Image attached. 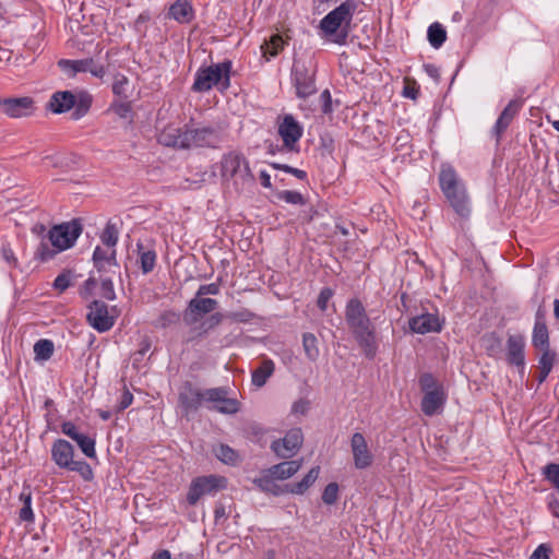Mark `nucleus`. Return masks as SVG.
Instances as JSON below:
<instances>
[{"label": "nucleus", "instance_id": "nucleus-1", "mask_svg": "<svg viewBox=\"0 0 559 559\" xmlns=\"http://www.w3.org/2000/svg\"><path fill=\"white\" fill-rule=\"evenodd\" d=\"M218 301L210 297H199L197 294L189 300L182 312V320L190 326L186 343H192L203 338L214 328L218 326L224 319L221 312H214Z\"/></svg>", "mask_w": 559, "mask_h": 559}, {"label": "nucleus", "instance_id": "nucleus-2", "mask_svg": "<svg viewBox=\"0 0 559 559\" xmlns=\"http://www.w3.org/2000/svg\"><path fill=\"white\" fill-rule=\"evenodd\" d=\"M81 221L75 218L51 227L36 249L35 257L40 261H48L61 251L74 246L82 234Z\"/></svg>", "mask_w": 559, "mask_h": 559}, {"label": "nucleus", "instance_id": "nucleus-3", "mask_svg": "<svg viewBox=\"0 0 559 559\" xmlns=\"http://www.w3.org/2000/svg\"><path fill=\"white\" fill-rule=\"evenodd\" d=\"M345 320L358 345L364 349L365 355L372 358L377 350L376 329L359 299L353 298L347 302Z\"/></svg>", "mask_w": 559, "mask_h": 559}, {"label": "nucleus", "instance_id": "nucleus-4", "mask_svg": "<svg viewBox=\"0 0 559 559\" xmlns=\"http://www.w3.org/2000/svg\"><path fill=\"white\" fill-rule=\"evenodd\" d=\"M356 3L347 0L329 12L320 22L323 36L332 43L344 45L348 37V25L353 19Z\"/></svg>", "mask_w": 559, "mask_h": 559}, {"label": "nucleus", "instance_id": "nucleus-5", "mask_svg": "<svg viewBox=\"0 0 559 559\" xmlns=\"http://www.w3.org/2000/svg\"><path fill=\"white\" fill-rule=\"evenodd\" d=\"M92 102V95L84 91H80L79 93L58 91L51 95L47 104V109L53 114H63L73 109L71 118L79 120L88 112Z\"/></svg>", "mask_w": 559, "mask_h": 559}, {"label": "nucleus", "instance_id": "nucleus-6", "mask_svg": "<svg viewBox=\"0 0 559 559\" xmlns=\"http://www.w3.org/2000/svg\"><path fill=\"white\" fill-rule=\"evenodd\" d=\"M230 60L200 68L195 73L192 90L199 93L207 92L213 86H217L221 91L227 90L230 85Z\"/></svg>", "mask_w": 559, "mask_h": 559}, {"label": "nucleus", "instance_id": "nucleus-7", "mask_svg": "<svg viewBox=\"0 0 559 559\" xmlns=\"http://www.w3.org/2000/svg\"><path fill=\"white\" fill-rule=\"evenodd\" d=\"M418 383L424 392L420 403L421 412L426 416L441 413L448 396L443 385L431 372L421 373Z\"/></svg>", "mask_w": 559, "mask_h": 559}, {"label": "nucleus", "instance_id": "nucleus-8", "mask_svg": "<svg viewBox=\"0 0 559 559\" xmlns=\"http://www.w3.org/2000/svg\"><path fill=\"white\" fill-rule=\"evenodd\" d=\"M72 444L64 439H57L51 445V460L55 464L64 469L78 472L83 479L93 478V469L85 461H75Z\"/></svg>", "mask_w": 559, "mask_h": 559}, {"label": "nucleus", "instance_id": "nucleus-9", "mask_svg": "<svg viewBox=\"0 0 559 559\" xmlns=\"http://www.w3.org/2000/svg\"><path fill=\"white\" fill-rule=\"evenodd\" d=\"M222 177L233 179L235 185H252L254 176L249 167V162L240 152H229L222 159Z\"/></svg>", "mask_w": 559, "mask_h": 559}, {"label": "nucleus", "instance_id": "nucleus-10", "mask_svg": "<svg viewBox=\"0 0 559 559\" xmlns=\"http://www.w3.org/2000/svg\"><path fill=\"white\" fill-rule=\"evenodd\" d=\"M292 83L298 98L306 99L317 93L316 70L311 62L294 59L292 68Z\"/></svg>", "mask_w": 559, "mask_h": 559}, {"label": "nucleus", "instance_id": "nucleus-11", "mask_svg": "<svg viewBox=\"0 0 559 559\" xmlns=\"http://www.w3.org/2000/svg\"><path fill=\"white\" fill-rule=\"evenodd\" d=\"M227 487V479L219 475L199 476L192 479L187 493V502L195 506L204 496H215Z\"/></svg>", "mask_w": 559, "mask_h": 559}, {"label": "nucleus", "instance_id": "nucleus-12", "mask_svg": "<svg viewBox=\"0 0 559 559\" xmlns=\"http://www.w3.org/2000/svg\"><path fill=\"white\" fill-rule=\"evenodd\" d=\"M189 148L212 147L216 148L224 141V134L221 127L206 126L197 129H187Z\"/></svg>", "mask_w": 559, "mask_h": 559}, {"label": "nucleus", "instance_id": "nucleus-13", "mask_svg": "<svg viewBox=\"0 0 559 559\" xmlns=\"http://www.w3.org/2000/svg\"><path fill=\"white\" fill-rule=\"evenodd\" d=\"M304 443V433L300 428H292L286 435L271 443V450L280 459H292Z\"/></svg>", "mask_w": 559, "mask_h": 559}, {"label": "nucleus", "instance_id": "nucleus-14", "mask_svg": "<svg viewBox=\"0 0 559 559\" xmlns=\"http://www.w3.org/2000/svg\"><path fill=\"white\" fill-rule=\"evenodd\" d=\"M205 403L212 404L211 408L225 415H233L240 411V403L236 399L228 397V389L225 386L205 390Z\"/></svg>", "mask_w": 559, "mask_h": 559}, {"label": "nucleus", "instance_id": "nucleus-15", "mask_svg": "<svg viewBox=\"0 0 559 559\" xmlns=\"http://www.w3.org/2000/svg\"><path fill=\"white\" fill-rule=\"evenodd\" d=\"M205 390L197 389L191 382H185L178 392V406L183 416L195 413L203 402H205Z\"/></svg>", "mask_w": 559, "mask_h": 559}, {"label": "nucleus", "instance_id": "nucleus-16", "mask_svg": "<svg viewBox=\"0 0 559 559\" xmlns=\"http://www.w3.org/2000/svg\"><path fill=\"white\" fill-rule=\"evenodd\" d=\"M58 67L74 76L79 72H88L94 78L103 79L106 74L105 66L99 63L94 58H85L80 60L60 59Z\"/></svg>", "mask_w": 559, "mask_h": 559}, {"label": "nucleus", "instance_id": "nucleus-17", "mask_svg": "<svg viewBox=\"0 0 559 559\" xmlns=\"http://www.w3.org/2000/svg\"><path fill=\"white\" fill-rule=\"evenodd\" d=\"M86 316L88 323L98 332L109 331L115 324V316L109 313L108 306L100 300H93Z\"/></svg>", "mask_w": 559, "mask_h": 559}, {"label": "nucleus", "instance_id": "nucleus-18", "mask_svg": "<svg viewBox=\"0 0 559 559\" xmlns=\"http://www.w3.org/2000/svg\"><path fill=\"white\" fill-rule=\"evenodd\" d=\"M277 132L283 140V144L288 151H297L296 145L302 136V127L293 117V115H285L278 123Z\"/></svg>", "mask_w": 559, "mask_h": 559}, {"label": "nucleus", "instance_id": "nucleus-19", "mask_svg": "<svg viewBox=\"0 0 559 559\" xmlns=\"http://www.w3.org/2000/svg\"><path fill=\"white\" fill-rule=\"evenodd\" d=\"M350 449L353 453L354 465L358 469L369 467L373 462V455L369 450L368 443L360 432H355L350 439Z\"/></svg>", "mask_w": 559, "mask_h": 559}, {"label": "nucleus", "instance_id": "nucleus-20", "mask_svg": "<svg viewBox=\"0 0 559 559\" xmlns=\"http://www.w3.org/2000/svg\"><path fill=\"white\" fill-rule=\"evenodd\" d=\"M532 345L534 348H547L550 346L549 330L546 320V310L539 306L535 312L532 332Z\"/></svg>", "mask_w": 559, "mask_h": 559}, {"label": "nucleus", "instance_id": "nucleus-21", "mask_svg": "<svg viewBox=\"0 0 559 559\" xmlns=\"http://www.w3.org/2000/svg\"><path fill=\"white\" fill-rule=\"evenodd\" d=\"M35 111V102L32 97H9L5 100L3 114L10 118H23L32 116Z\"/></svg>", "mask_w": 559, "mask_h": 559}, {"label": "nucleus", "instance_id": "nucleus-22", "mask_svg": "<svg viewBox=\"0 0 559 559\" xmlns=\"http://www.w3.org/2000/svg\"><path fill=\"white\" fill-rule=\"evenodd\" d=\"M443 194L450 206L459 216L467 218L471 215V200L465 186L460 188L457 187L456 189L444 192Z\"/></svg>", "mask_w": 559, "mask_h": 559}, {"label": "nucleus", "instance_id": "nucleus-23", "mask_svg": "<svg viewBox=\"0 0 559 559\" xmlns=\"http://www.w3.org/2000/svg\"><path fill=\"white\" fill-rule=\"evenodd\" d=\"M412 332L417 334H427L431 332H440L443 328V322L440 321L438 314L423 313L416 316L408 321Z\"/></svg>", "mask_w": 559, "mask_h": 559}, {"label": "nucleus", "instance_id": "nucleus-24", "mask_svg": "<svg viewBox=\"0 0 559 559\" xmlns=\"http://www.w3.org/2000/svg\"><path fill=\"white\" fill-rule=\"evenodd\" d=\"M158 143L174 148H189L187 129L168 126L159 133Z\"/></svg>", "mask_w": 559, "mask_h": 559}, {"label": "nucleus", "instance_id": "nucleus-25", "mask_svg": "<svg viewBox=\"0 0 559 559\" xmlns=\"http://www.w3.org/2000/svg\"><path fill=\"white\" fill-rule=\"evenodd\" d=\"M525 341L521 334L510 335L507 341V360L510 365H514L521 370L525 367L524 357Z\"/></svg>", "mask_w": 559, "mask_h": 559}, {"label": "nucleus", "instance_id": "nucleus-26", "mask_svg": "<svg viewBox=\"0 0 559 559\" xmlns=\"http://www.w3.org/2000/svg\"><path fill=\"white\" fill-rule=\"evenodd\" d=\"M522 105V100L512 99L502 110L492 130L493 134L496 135L497 142L500 141L502 133L508 129L514 117L520 111Z\"/></svg>", "mask_w": 559, "mask_h": 559}, {"label": "nucleus", "instance_id": "nucleus-27", "mask_svg": "<svg viewBox=\"0 0 559 559\" xmlns=\"http://www.w3.org/2000/svg\"><path fill=\"white\" fill-rule=\"evenodd\" d=\"M167 15L180 24H188L194 19V9L190 0H177L169 7Z\"/></svg>", "mask_w": 559, "mask_h": 559}, {"label": "nucleus", "instance_id": "nucleus-28", "mask_svg": "<svg viewBox=\"0 0 559 559\" xmlns=\"http://www.w3.org/2000/svg\"><path fill=\"white\" fill-rule=\"evenodd\" d=\"M439 186L442 193L452 191L457 187H463L465 183L460 178L455 169L450 164H442L439 173Z\"/></svg>", "mask_w": 559, "mask_h": 559}, {"label": "nucleus", "instance_id": "nucleus-29", "mask_svg": "<svg viewBox=\"0 0 559 559\" xmlns=\"http://www.w3.org/2000/svg\"><path fill=\"white\" fill-rule=\"evenodd\" d=\"M93 262L98 272H110L111 269L118 267L116 261V250L111 249V251L108 252L99 246L96 247L93 253Z\"/></svg>", "mask_w": 559, "mask_h": 559}, {"label": "nucleus", "instance_id": "nucleus-30", "mask_svg": "<svg viewBox=\"0 0 559 559\" xmlns=\"http://www.w3.org/2000/svg\"><path fill=\"white\" fill-rule=\"evenodd\" d=\"M302 465V460L284 461L271 466L267 469L273 477L280 480H285L294 476Z\"/></svg>", "mask_w": 559, "mask_h": 559}, {"label": "nucleus", "instance_id": "nucleus-31", "mask_svg": "<svg viewBox=\"0 0 559 559\" xmlns=\"http://www.w3.org/2000/svg\"><path fill=\"white\" fill-rule=\"evenodd\" d=\"M275 477L267 473L266 475L254 478L252 483L257 488L265 493H271L273 496L289 493V490H287V484L285 486H281L275 483Z\"/></svg>", "mask_w": 559, "mask_h": 559}, {"label": "nucleus", "instance_id": "nucleus-32", "mask_svg": "<svg viewBox=\"0 0 559 559\" xmlns=\"http://www.w3.org/2000/svg\"><path fill=\"white\" fill-rule=\"evenodd\" d=\"M319 473L320 466L312 467L300 481L296 484H287V490H289V493L302 495L318 479Z\"/></svg>", "mask_w": 559, "mask_h": 559}, {"label": "nucleus", "instance_id": "nucleus-33", "mask_svg": "<svg viewBox=\"0 0 559 559\" xmlns=\"http://www.w3.org/2000/svg\"><path fill=\"white\" fill-rule=\"evenodd\" d=\"M274 368V362L271 359H264L260 366L252 371V384L258 388L263 386L273 374Z\"/></svg>", "mask_w": 559, "mask_h": 559}, {"label": "nucleus", "instance_id": "nucleus-34", "mask_svg": "<svg viewBox=\"0 0 559 559\" xmlns=\"http://www.w3.org/2000/svg\"><path fill=\"white\" fill-rule=\"evenodd\" d=\"M182 313L177 310L168 309L162 311L153 321V325L157 329H167L180 323Z\"/></svg>", "mask_w": 559, "mask_h": 559}, {"label": "nucleus", "instance_id": "nucleus-35", "mask_svg": "<svg viewBox=\"0 0 559 559\" xmlns=\"http://www.w3.org/2000/svg\"><path fill=\"white\" fill-rule=\"evenodd\" d=\"M427 36L430 45L438 49L445 41L447 32L440 23L436 22L428 27Z\"/></svg>", "mask_w": 559, "mask_h": 559}, {"label": "nucleus", "instance_id": "nucleus-36", "mask_svg": "<svg viewBox=\"0 0 559 559\" xmlns=\"http://www.w3.org/2000/svg\"><path fill=\"white\" fill-rule=\"evenodd\" d=\"M53 350L55 345L50 340L41 338L34 344V354L36 360L45 361L50 359L53 355Z\"/></svg>", "mask_w": 559, "mask_h": 559}, {"label": "nucleus", "instance_id": "nucleus-37", "mask_svg": "<svg viewBox=\"0 0 559 559\" xmlns=\"http://www.w3.org/2000/svg\"><path fill=\"white\" fill-rule=\"evenodd\" d=\"M302 347L305 355L310 361H316L319 358L320 352L318 347V340L312 333H304Z\"/></svg>", "mask_w": 559, "mask_h": 559}, {"label": "nucleus", "instance_id": "nucleus-38", "mask_svg": "<svg viewBox=\"0 0 559 559\" xmlns=\"http://www.w3.org/2000/svg\"><path fill=\"white\" fill-rule=\"evenodd\" d=\"M215 456L223 463L236 465L239 462V454L227 444H219L214 449Z\"/></svg>", "mask_w": 559, "mask_h": 559}, {"label": "nucleus", "instance_id": "nucleus-39", "mask_svg": "<svg viewBox=\"0 0 559 559\" xmlns=\"http://www.w3.org/2000/svg\"><path fill=\"white\" fill-rule=\"evenodd\" d=\"M285 40L280 34H275L271 36L269 41H265L264 45L261 46V49L263 51V56L266 57L269 55L270 57H275L278 55V52L284 48Z\"/></svg>", "mask_w": 559, "mask_h": 559}, {"label": "nucleus", "instance_id": "nucleus-40", "mask_svg": "<svg viewBox=\"0 0 559 559\" xmlns=\"http://www.w3.org/2000/svg\"><path fill=\"white\" fill-rule=\"evenodd\" d=\"M74 441L87 457L93 459L96 456L95 440L93 438L81 432Z\"/></svg>", "mask_w": 559, "mask_h": 559}, {"label": "nucleus", "instance_id": "nucleus-41", "mask_svg": "<svg viewBox=\"0 0 559 559\" xmlns=\"http://www.w3.org/2000/svg\"><path fill=\"white\" fill-rule=\"evenodd\" d=\"M100 239L105 246L114 249L118 242V229L116 225L110 222L107 223L104 231L100 235Z\"/></svg>", "mask_w": 559, "mask_h": 559}, {"label": "nucleus", "instance_id": "nucleus-42", "mask_svg": "<svg viewBox=\"0 0 559 559\" xmlns=\"http://www.w3.org/2000/svg\"><path fill=\"white\" fill-rule=\"evenodd\" d=\"M540 356L538 358V368L551 370L556 361V353L551 350L550 346L547 348H539Z\"/></svg>", "mask_w": 559, "mask_h": 559}, {"label": "nucleus", "instance_id": "nucleus-43", "mask_svg": "<svg viewBox=\"0 0 559 559\" xmlns=\"http://www.w3.org/2000/svg\"><path fill=\"white\" fill-rule=\"evenodd\" d=\"M156 262V253L154 250L142 251L140 254L141 270L144 274L153 271Z\"/></svg>", "mask_w": 559, "mask_h": 559}, {"label": "nucleus", "instance_id": "nucleus-44", "mask_svg": "<svg viewBox=\"0 0 559 559\" xmlns=\"http://www.w3.org/2000/svg\"><path fill=\"white\" fill-rule=\"evenodd\" d=\"M276 195L280 200L285 201L286 203L289 204H305V199L302 194L297 191L284 190L277 192Z\"/></svg>", "mask_w": 559, "mask_h": 559}, {"label": "nucleus", "instance_id": "nucleus-45", "mask_svg": "<svg viewBox=\"0 0 559 559\" xmlns=\"http://www.w3.org/2000/svg\"><path fill=\"white\" fill-rule=\"evenodd\" d=\"M545 478L551 483L554 487L559 489V464L549 463L544 467Z\"/></svg>", "mask_w": 559, "mask_h": 559}, {"label": "nucleus", "instance_id": "nucleus-46", "mask_svg": "<svg viewBox=\"0 0 559 559\" xmlns=\"http://www.w3.org/2000/svg\"><path fill=\"white\" fill-rule=\"evenodd\" d=\"M338 498V485L336 483H330L323 490L322 501L325 504H334Z\"/></svg>", "mask_w": 559, "mask_h": 559}, {"label": "nucleus", "instance_id": "nucleus-47", "mask_svg": "<svg viewBox=\"0 0 559 559\" xmlns=\"http://www.w3.org/2000/svg\"><path fill=\"white\" fill-rule=\"evenodd\" d=\"M100 294L107 300L116 299L112 280L109 277L103 278L100 283Z\"/></svg>", "mask_w": 559, "mask_h": 559}, {"label": "nucleus", "instance_id": "nucleus-48", "mask_svg": "<svg viewBox=\"0 0 559 559\" xmlns=\"http://www.w3.org/2000/svg\"><path fill=\"white\" fill-rule=\"evenodd\" d=\"M271 166L274 169H280V170H283L285 173L292 174V175H294L295 177H297L300 180H304V179L307 178V173L305 170H301V169H298V168H294V167H292L289 165L272 163Z\"/></svg>", "mask_w": 559, "mask_h": 559}, {"label": "nucleus", "instance_id": "nucleus-49", "mask_svg": "<svg viewBox=\"0 0 559 559\" xmlns=\"http://www.w3.org/2000/svg\"><path fill=\"white\" fill-rule=\"evenodd\" d=\"M221 292V286L218 283H211V284H203L201 285L198 290L197 295L199 297H205L207 295H218Z\"/></svg>", "mask_w": 559, "mask_h": 559}, {"label": "nucleus", "instance_id": "nucleus-50", "mask_svg": "<svg viewBox=\"0 0 559 559\" xmlns=\"http://www.w3.org/2000/svg\"><path fill=\"white\" fill-rule=\"evenodd\" d=\"M70 285H71L70 273L59 274L53 282V287L56 289H58L59 292H64L67 288L70 287Z\"/></svg>", "mask_w": 559, "mask_h": 559}, {"label": "nucleus", "instance_id": "nucleus-51", "mask_svg": "<svg viewBox=\"0 0 559 559\" xmlns=\"http://www.w3.org/2000/svg\"><path fill=\"white\" fill-rule=\"evenodd\" d=\"M128 84V79L124 75L116 76V80L112 84V92L114 94L118 96H124L126 95V85Z\"/></svg>", "mask_w": 559, "mask_h": 559}, {"label": "nucleus", "instance_id": "nucleus-52", "mask_svg": "<svg viewBox=\"0 0 559 559\" xmlns=\"http://www.w3.org/2000/svg\"><path fill=\"white\" fill-rule=\"evenodd\" d=\"M551 548L546 544H540L531 555L530 559H550Z\"/></svg>", "mask_w": 559, "mask_h": 559}, {"label": "nucleus", "instance_id": "nucleus-53", "mask_svg": "<svg viewBox=\"0 0 559 559\" xmlns=\"http://www.w3.org/2000/svg\"><path fill=\"white\" fill-rule=\"evenodd\" d=\"M321 109L323 114L332 112V97L329 90H324L320 95Z\"/></svg>", "mask_w": 559, "mask_h": 559}, {"label": "nucleus", "instance_id": "nucleus-54", "mask_svg": "<svg viewBox=\"0 0 559 559\" xmlns=\"http://www.w3.org/2000/svg\"><path fill=\"white\" fill-rule=\"evenodd\" d=\"M333 292L330 288H323L318 297L317 305L320 310L324 311L328 307L329 300L332 298Z\"/></svg>", "mask_w": 559, "mask_h": 559}, {"label": "nucleus", "instance_id": "nucleus-55", "mask_svg": "<svg viewBox=\"0 0 559 559\" xmlns=\"http://www.w3.org/2000/svg\"><path fill=\"white\" fill-rule=\"evenodd\" d=\"M61 431L68 436L69 438H71L73 441L79 437V435L81 433L79 431V429L76 428V426L72 423V421H64L62 425H61Z\"/></svg>", "mask_w": 559, "mask_h": 559}, {"label": "nucleus", "instance_id": "nucleus-56", "mask_svg": "<svg viewBox=\"0 0 559 559\" xmlns=\"http://www.w3.org/2000/svg\"><path fill=\"white\" fill-rule=\"evenodd\" d=\"M96 287V280L94 277H90L84 282V285L81 289V296L83 298H88L93 295L94 288Z\"/></svg>", "mask_w": 559, "mask_h": 559}, {"label": "nucleus", "instance_id": "nucleus-57", "mask_svg": "<svg viewBox=\"0 0 559 559\" xmlns=\"http://www.w3.org/2000/svg\"><path fill=\"white\" fill-rule=\"evenodd\" d=\"M133 395L129 390H124L118 404V411L121 412L132 404Z\"/></svg>", "mask_w": 559, "mask_h": 559}, {"label": "nucleus", "instance_id": "nucleus-58", "mask_svg": "<svg viewBox=\"0 0 559 559\" xmlns=\"http://www.w3.org/2000/svg\"><path fill=\"white\" fill-rule=\"evenodd\" d=\"M19 518L23 522H33L34 513L32 510V506H23L20 510Z\"/></svg>", "mask_w": 559, "mask_h": 559}, {"label": "nucleus", "instance_id": "nucleus-59", "mask_svg": "<svg viewBox=\"0 0 559 559\" xmlns=\"http://www.w3.org/2000/svg\"><path fill=\"white\" fill-rule=\"evenodd\" d=\"M228 317L239 322H247L253 317V314L245 310L241 312H233Z\"/></svg>", "mask_w": 559, "mask_h": 559}, {"label": "nucleus", "instance_id": "nucleus-60", "mask_svg": "<svg viewBox=\"0 0 559 559\" xmlns=\"http://www.w3.org/2000/svg\"><path fill=\"white\" fill-rule=\"evenodd\" d=\"M419 94V90L415 86V83L413 85L406 84L404 86L403 95L405 97L416 99Z\"/></svg>", "mask_w": 559, "mask_h": 559}, {"label": "nucleus", "instance_id": "nucleus-61", "mask_svg": "<svg viewBox=\"0 0 559 559\" xmlns=\"http://www.w3.org/2000/svg\"><path fill=\"white\" fill-rule=\"evenodd\" d=\"M20 500L23 502V506H32V491L28 486L23 488Z\"/></svg>", "mask_w": 559, "mask_h": 559}, {"label": "nucleus", "instance_id": "nucleus-62", "mask_svg": "<svg viewBox=\"0 0 559 559\" xmlns=\"http://www.w3.org/2000/svg\"><path fill=\"white\" fill-rule=\"evenodd\" d=\"M2 257H3V259H4L8 263H10V264H14V265L16 264V258L14 257V253H13V251H12V249H11V248H9V247H3V248H2Z\"/></svg>", "mask_w": 559, "mask_h": 559}, {"label": "nucleus", "instance_id": "nucleus-63", "mask_svg": "<svg viewBox=\"0 0 559 559\" xmlns=\"http://www.w3.org/2000/svg\"><path fill=\"white\" fill-rule=\"evenodd\" d=\"M425 72L436 81L440 79V72L439 69L433 64H425L424 66Z\"/></svg>", "mask_w": 559, "mask_h": 559}, {"label": "nucleus", "instance_id": "nucleus-64", "mask_svg": "<svg viewBox=\"0 0 559 559\" xmlns=\"http://www.w3.org/2000/svg\"><path fill=\"white\" fill-rule=\"evenodd\" d=\"M548 509L551 512V514L559 519V500L554 498L548 502Z\"/></svg>", "mask_w": 559, "mask_h": 559}]
</instances>
